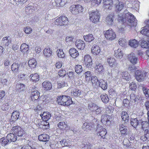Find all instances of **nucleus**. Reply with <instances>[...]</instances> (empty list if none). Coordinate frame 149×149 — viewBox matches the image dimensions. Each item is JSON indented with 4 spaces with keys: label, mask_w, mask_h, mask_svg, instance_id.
Segmentation results:
<instances>
[{
    "label": "nucleus",
    "mask_w": 149,
    "mask_h": 149,
    "mask_svg": "<svg viewBox=\"0 0 149 149\" xmlns=\"http://www.w3.org/2000/svg\"><path fill=\"white\" fill-rule=\"evenodd\" d=\"M142 125V128L144 129L145 128L147 127L148 126V123L146 121L142 122L141 124Z\"/></svg>",
    "instance_id": "nucleus-64"
},
{
    "label": "nucleus",
    "mask_w": 149,
    "mask_h": 149,
    "mask_svg": "<svg viewBox=\"0 0 149 149\" xmlns=\"http://www.w3.org/2000/svg\"><path fill=\"white\" fill-rule=\"evenodd\" d=\"M65 68L63 69H62L61 70H60L58 72V75L60 76L64 77L65 75Z\"/></svg>",
    "instance_id": "nucleus-61"
},
{
    "label": "nucleus",
    "mask_w": 149,
    "mask_h": 149,
    "mask_svg": "<svg viewBox=\"0 0 149 149\" xmlns=\"http://www.w3.org/2000/svg\"><path fill=\"white\" fill-rule=\"evenodd\" d=\"M75 72L77 73H81L83 70V68L81 65H75Z\"/></svg>",
    "instance_id": "nucleus-51"
},
{
    "label": "nucleus",
    "mask_w": 149,
    "mask_h": 149,
    "mask_svg": "<svg viewBox=\"0 0 149 149\" xmlns=\"http://www.w3.org/2000/svg\"><path fill=\"white\" fill-rule=\"evenodd\" d=\"M65 96L62 95V96H58L57 98V101L59 104L65 105Z\"/></svg>",
    "instance_id": "nucleus-26"
},
{
    "label": "nucleus",
    "mask_w": 149,
    "mask_h": 149,
    "mask_svg": "<svg viewBox=\"0 0 149 149\" xmlns=\"http://www.w3.org/2000/svg\"><path fill=\"white\" fill-rule=\"evenodd\" d=\"M107 62L109 66L111 68H115L117 66V63L115 59L113 57L108 58L107 59Z\"/></svg>",
    "instance_id": "nucleus-13"
},
{
    "label": "nucleus",
    "mask_w": 149,
    "mask_h": 149,
    "mask_svg": "<svg viewBox=\"0 0 149 149\" xmlns=\"http://www.w3.org/2000/svg\"><path fill=\"white\" fill-rule=\"evenodd\" d=\"M96 131L97 132V134L100 136L104 138V136L107 133L106 129L99 125H98L97 126Z\"/></svg>",
    "instance_id": "nucleus-10"
},
{
    "label": "nucleus",
    "mask_w": 149,
    "mask_h": 149,
    "mask_svg": "<svg viewBox=\"0 0 149 149\" xmlns=\"http://www.w3.org/2000/svg\"><path fill=\"white\" fill-rule=\"evenodd\" d=\"M70 10L73 14H77L83 12V8L79 4L72 5L70 7Z\"/></svg>",
    "instance_id": "nucleus-6"
},
{
    "label": "nucleus",
    "mask_w": 149,
    "mask_h": 149,
    "mask_svg": "<svg viewBox=\"0 0 149 149\" xmlns=\"http://www.w3.org/2000/svg\"><path fill=\"white\" fill-rule=\"evenodd\" d=\"M121 116L123 120L126 121L129 118L128 114L125 111H123L121 114Z\"/></svg>",
    "instance_id": "nucleus-45"
},
{
    "label": "nucleus",
    "mask_w": 149,
    "mask_h": 149,
    "mask_svg": "<svg viewBox=\"0 0 149 149\" xmlns=\"http://www.w3.org/2000/svg\"><path fill=\"white\" fill-rule=\"evenodd\" d=\"M21 51L23 53L26 52L29 49V46L25 43H23L20 46Z\"/></svg>",
    "instance_id": "nucleus-41"
},
{
    "label": "nucleus",
    "mask_w": 149,
    "mask_h": 149,
    "mask_svg": "<svg viewBox=\"0 0 149 149\" xmlns=\"http://www.w3.org/2000/svg\"><path fill=\"white\" fill-rule=\"evenodd\" d=\"M131 124L134 127H136L138 125V121L136 118H132L131 119Z\"/></svg>",
    "instance_id": "nucleus-43"
},
{
    "label": "nucleus",
    "mask_w": 149,
    "mask_h": 149,
    "mask_svg": "<svg viewBox=\"0 0 149 149\" xmlns=\"http://www.w3.org/2000/svg\"><path fill=\"white\" fill-rule=\"evenodd\" d=\"M110 116L107 115H103L102 116L101 122L104 124H106L107 122L109 121Z\"/></svg>",
    "instance_id": "nucleus-38"
},
{
    "label": "nucleus",
    "mask_w": 149,
    "mask_h": 149,
    "mask_svg": "<svg viewBox=\"0 0 149 149\" xmlns=\"http://www.w3.org/2000/svg\"><path fill=\"white\" fill-rule=\"evenodd\" d=\"M43 54L45 57H49L52 54V52L49 48H46L44 49Z\"/></svg>",
    "instance_id": "nucleus-29"
},
{
    "label": "nucleus",
    "mask_w": 149,
    "mask_h": 149,
    "mask_svg": "<svg viewBox=\"0 0 149 149\" xmlns=\"http://www.w3.org/2000/svg\"><path fill=\"white\" fill-rule=\"evenodd\" d=\"M140 45L143 48H148L149 47V44L147 42L143 40H141L140 41Z\"/></svg>",
    "instance_id": "nucleus-44"
},
{
    "label": "nucleus",
    "mask_w": 149,
    "mask_h": 149,
    "mask_svg": "<svg viewBox=\"0 0 149 149\" xmlns=\"http://www.w3.org/2000/svg\"><path fill=\"white\" fill-rule=\"evenodd\" d=\"M139 89L142 88L144 94L147 97H149V95L148 93V89L145 87H143L142 86L139 85Z\"/></svg>",
    "instance_id": "nucleus-48"
},
{
    "label": "nucleus",
    "mask_w": 149,
    "mask_h": 149,
    "mask_svg": "<svg viewBox=\"0 0 149 149\" xmlns=\"http://www.w3.org/2000/svg\"><path fill=\"white\" fill-rule=\"evenodd\" d=\"M65 123L64 122H60L58 125V127L61 129H64L65 127Z\"/></svg>",
    "instance_id": "nucleus-62"
},
{
    "label": "nucleus",
    "mask_w": 149,
    "mask_h": 149,
    "mask_svg": "<svg viewBox=\"0 0 149 149\" xmlns=\"http://www.w3.org/2000/svg\"><path fill=\"white\" fill-rule=\"evenodd\" d=\"M31 80L33 82H36L39 79V75L37 73L32 74L29 76Z\"/></svg>",
    "instance_id": "nucleus-31"
},
{
    "label": "nucleus",
    "mask_w": 149,
    "mask_h": 149,
    "mask_svg": "<svg viewBox=\"0 0 149 149\" xmlns=\"http://www.w3.org/2000/svg\"><path fill=\"white\" fill-rule=\"evenodd\" d=\"M91 81L93 85L94 86H99V81L97 77L96 76H93L91 77Z\"/></svg>",
    "instance_id": "nucleus-37"
},
{
    "label": "nucleus",
    "mask_w": 149,
    "mask_h": 149,
    "mask_svg": "<svg viewBox=\"0 0 149 149\" xmlns=\"http://www.w3.org/2000/svg\"><path fill=\"white\" fill-rule=\"evenodd\" d=\"M24 31L26 34H29L31 33L32 29L30 27L27 26L24 28Z\"/></svg>",
    "instance_id": "nucleus-58"
},
{
    "label": "nucleus",
    "mask_w": 149,
    "mask_h": 149,
    "mask_svg": "<svg viewBox=\"0 0 149 149\" xmlns=\"http://www.w3.org/2000/svg\"><path fill=\"white\" fill-rule=\"evenodd\" d=\"M103 8L106 10L111 9L112 7L113 2L111 0H104Z\"/></svg>",
    "instance_id": "nucleus-11"
},
{
    "label": "nucleus",
    "mask_w": 149,
    "mask_h": 149,
    "mask_svg": "<svg viewBox=\"0 0 149 149\" xmlns=\"http://www.w3.org/2000/svg\"><path fill=\"white\" fill-rule=\"evenodd\" d=\"M123 143L125 148L128 149L129 147H130L131 143L129 140L127 139H125L123 141Z\"/></svg>",
    "instance_id": "nucleus-42"
},
{
    "label": "nucleus",
    "mask_w": 149,
    "mask_h": 149,
    "mask_svg": "<svg viewBox=\"0 0 149 149\" xmlns=\"http://www.w3.org/2000/svg\"><path fill=\"white\" fill-rule=\"evenodd\" d=\"M88 107L89 109L91 111V113L94 115L99 114L101 112L100 107L91 102L89 103Z\"/></svg>",
    "instance_id": "nucleus-5"
},
{
    "label": "nucleus",
    "mask_w": 149,
    "mask_h": 149,
    "mask_svg": "<svg viewBox=\"0 0 149 149\" xmlns=\"http://www.w3.org/2000/svg\"><path fill=\"white\" fill-rule=\"evenodd\" d=\"M118 43L120 45L122 46H124L127 44L126 40L123 38H120L119 39Z\"/></svg>",
    "instance_id": "nucleus-50"
},
{
    "label": "nucleus",
    "mask_w": 149,
    "mask_h": 149,
    "mask_svg": "<svg viewBox=\"0 0 149 149\" xmlns=\"http://www.w3.org/2000/svg\"><path fill=\"white\" fill-rule=\"evenodd\" d=\"M16 87L18 90L22 91L24 90L25 88V85L22 84L18 83L17 84Z\"/></svg>",
    "instance_id": "nucleus-54"
},
{
    "label": "nucleus",
    "mask_w": 149,
    "mask_h": 149,
    "mask_svg": "<svg viewBox=\"0 0 149 149\" xmlns=\"http://www.w3.org/2000/svg\"><path fill=\"white\" fill-rule=\"evenodd\" d=\"M75 45L78 49L81 50L83 49L85 46L84 42L80 40H77L75 42Z\"/></svg>",
    "instance_id": "nucleus-16"
},
{
    "label": "nucleus",
    "mask_w": 149,
    "mask_h": 149,
    "mask_svg": "<svg viewBox=\"0 0 149 149\" xmlns=\"http://www.w3.org/2000/svg\"><path fill=\"white\" fill-rule=\"evenodd\" d=\"M20 65L17 63H14L11 66V70L15 73H17Z\"/></svg>",
    "instance_id": "nucleus-34"
},
{
    "label": "nucleus",
    "mask_w": 149,
    "mask_h": 149,
    "mask_svg": "<svg viewBox=\"0 0 149 149\" xmlns=\"http://www.w3.org/2000/svg\"><path fill=\"white\" fill-rule=\"evenodd\" d=\"M129 44L132 47L136 48L138 45V42L135 39L130 40L129 41Z\"/></svg>",
    "instance_id": "nucleus-33"
},
{
    "label": "nucleus",
    "mask_w": 149,
    "mask_h": 149,
    "mask_svg": "<svg viewBox=\"0 0 149 149\" xmlns=\"http://www.w3.org/2000/svg\"><path fill=\"white\" fill-rule=\"evenodd\" d=\"M123 53L121 49H118L115 51V55L117 58H121L123 57Z\"/></svg>",
    "instance_id": "nucleus-32"
},
{
    "label": "nucleus",
    "mask_w": 149,
    "mask_h": 149,
    "mask_svg": "<svg viewBox=\"0 0 149 149\" xmlns=\"http://www.w3.org/2000/svg\"><path fill=\"white\" fill-rule=\"evenodd\" d=\"M1 144L3 146H5L7 143H9V142H8V139L7 137H3L1 139Z\"/></svg>",
    "instance_id": "nucleus-53"
},
{
    "label": "nucleus",
    "mask_w": 149,
    "mask_h": 149,
    "mask_svg": "<svg viewBox=\"0 0 149 149\" xmlns=\"http://www.w3.org/2000/svg\"><path fill=\"white\" fill-rule=\"evenodd\" d=\"M89 15L90 19L93 23L96 24L99 22L100 15L97 10L90 12Z\"/></svg>",
    "instance_id": "nucleus-4"
},
{
    "label": "nucleus",
    "mask_w": 149,
    "mask_h": 149,
    "mask_svg": "<svg viewBox=\"0 0 149 149\" xmlns=\"http://www.w3.org/2000/svg\"><path fill=\"white\" fill-rule=\"evenodd\" d=\"M34 7L31 4H28L25 8L26 12L29 14H31L34 11Z\"/></svg>",
    "instance_id": "nucleus-28"
},
{
    "label": "nucleus",
    "mask_w": 149,
    "mask_h": 149,
    "mask_svg": "<svg viewBox=\"0 0 149 149\" xmlns=\"http://www.w3.org/2000/svg\"><path fill=\"white\" fill-rule=\"evenodd\" d=\"M91 123H84L82 127V129L85 131H88L91 130V128L93 127V125H91Z\"/></svg>",
    "instance_id": "nucleus-21"
},
{
    "label": "nucleus",
    "mask_w": 149,
    "mask_h": 149,
    "mask_svg": "<svg viewBox=\"0 0 149 149\" xmlns=\"http://www.w3.org/2000/svg\"><path fill=\"white\" fill-rule=\"evenodd\" d=\"M145 140L149 139V130H146L145 131Z\"/></svg>",
    "instance_id": "nucleus-63"
},
{
    "label": "nucleus",
    "mask_w": 149,
    "mask_h": 149,
    "mask_svg": "<svg viewBox=\"0 0 149 149\" xmlns=\"http://www.w3.org/2000/svg\"><path fill=\"white\" fill-rule=\"evenodd\" d=\"M118 20L123 23L126 22L129 28L136 25V23L134 22L135 20L134 16L127 10H125L123 14L120 13L118 15Z\"/></svg>",
    "instance_id": "nucleus-1"
},
{
    "label": "nucleus",
    "mask_w": 149,
    "mask_h": 149,
    "mask_svg": "<svg viewBox=\"0 0 149 149\" xmlns=\"http://www.w3.org/2000/svg\"><path fill=\"white\" fill-rule=\"evenodd\" d=\"M40 97V93L37 90L32 91L31 97L32 101L35 102H38L39 104H41L45 101L41 100L44 96H42Z\"/></svg>",
    "instance_id": "nucleus-3"
},
{
    "label": "nucleus",
    "mask_w": 149,
    "mask_h": 149,
    "mask_svg": "<svg viewBox=\"0 0 149 149\" xmlns=\"http://www.w3.org/2000/svg\"><path fill=\"white\" fill-rule=\"evenodd\" d=\"M106 110L107 113H113V107L110 106L106 108Z\"/></svg>",
    "instance_id": "nucleus-60"
},
{
    "label": "nucleus",
    "mask_w": 149,
    "mask_h": 149,
    "mask_svg": "<svg viewBox=\"0 0 149 149\" xmlns=\"http://www.w3.org/2000/svg\"><path fill=\"white\" fill-rule=\"evenodd\" d=\"M40 116L42 119L45 121L48 120L51 117L50 113L48 112H44L42 114H41Z\"/></svg>",
    "instance_id": "nucleus-25"
},
{
    "label": "nucleus",
    "mask_w": 149,
    "mask_h": 149,
    "mask_svg": "<svg viewBox=\"0 0 149 149\" xmlns=\"http://www.w3.org/2000/svg\"><path fill=\"white\" fill-rule=\"evenodd\" d=\"M65 0H55V2L57 6H64L65 4Z\"/></svg>",
    "instance_id": "nucleus-49"
},
{
    "label": "nucleus",
    "mask_w": 149,
    "mask_h": 149,
    "mask_svg": "<svg viewBox=\"0 0 149 149\" xmlns=\"http://www.w3.org/2000/svg\"><path fill=\"white\" fill-rule=\"evenodd\" d=\"M11 132L7 136L8 142H9L15 141L17 139L16 136L18 137H21L25 134L23 129L18 126L13 127L11 130Z\"/></svg>",
    "instance_id": "nucleus-2"
},
{
    "label": "nucleus",
    "mask_w": 149,
    "mask_h": 149,
    "mask_svg": "<svg viewBox=\"0 0 149 149\" xmlns=\"http://www.w3.org/2000/svg\"><path fill=\"white\" fill-rule=\"evenodd\" d=\"M81 91L76 89H73L71 92V95L75 96H79L81 94Z\"/></svg>",
    "instance_id": "nucleus-40"
},
{
    "label": "nucleus",
    "mask_w": 149,
    "mask_h": 149,
    "mask_svg": "<svg viewBox=\"0 0 149 149\" xmlns=\"http://www.w3.org/2000/svg\"><path fill=\"white\" fill-rule=\"evenodd\" d=\"M124 6V4L122 2H120L118 1H117L116 4V10L117 12L120 11Z\"/></svg>",
    "instance_id": "nucleus-24"
},
{
    "label": "nucleus",
    "mask_w": 149,
    "mask_h": 149,
    "mask_svg": "<svg viewBox=\"0 0 149 149\" xmlns=\"http://www.w3.org/2000/svg\"><path fill=\"white\" fill-rule=\"evenodd\" d=\"M91 52L94 55H99V56L102 55L101 53L99 54L100 52V48L97 45H93L91 48Z\"/></svg>",
    "instance_id": "nucleus-14"
},
{
    "label": "nucleus",
    "mask_w": 149,
    "mask_h": 149,
    "mask_svg": "<svg viewBox=\"0 0 149 149\" xmlns=\"http://www.w3.org/2000/svg\"><path fill=\"white\" fill-rule=\"evenodd\" d=\"M66 100H67V101H66V106L70 105L72 103L71 98L70 96H66Z\"/></svg>",
    "instance_id": "nucleus-55"
},
{
    "label": "nucleus",
    "mask_w": 149,
    "mask_h": 149,
    "mask_svg": "<svg viewBox=\"0 0 149 149\" xmlns=\"http://www.w3.org/2000/svg\"><path fill=\"white\" fill-rule=\"evenodd\" d=\"M69 53L71 56L73 58H76L79 55L77 50L74 48H71L70 49Z\"/></svg>",
    "instance_id": "nucleus-27"
},
{
    "label": "nucleus",
    "mask_w": 149,
    "mask_h": 149,
    "mask_svg": "<svg viewBox=\"0 0 149 149\" xmlns=\"http://www.w3.org/2000/svg\"><path fill=\"white\" fill-rule=\"evenodd\" d=\"M99 86L103 90L106 89L108 86L107 81L102 79H100L99 81Z\"/></svg>",
    "instance_id": "nucleus-18"
},
{
    "label": "nucleus",
    "mask_w": 149,
    "mask_h": 149,
    "mask_svg": "<svg viewBox=\"0 0 149 149\" xmlns=\"http://www.w3.org/2000/svg\"><path fill=\"white\" fill-rule=\"evenodd\" d=\"M137 87V86L134 82L131 83L130 85V88L132 90H134Z\"/></svg>",
    "instance_id": "nucleus-59"
},
{
    "label": "nucleus",
    "mask_w": 149,
    "mask_h": 149,
    "mask_svg": "<svg viewBox=\"0 0 149 149\" xmlns=\"http://www.w3.org/2000/svg\"><path fill=\"white\" fill-rule=\"evenodd\" d=\"M141 33L143 35L149 37V30L147 29H143L141 31Z\"/></svg>",
    "instance_id": "nucleus-57"
},
{
    "label": "nucleus",
    "mask_w": 149,
    "mask_h": 149,
    "mask_svg": "<svg viewBox=\"0 0 149 149\" xmlns=\"http://www.w3.org/2000/svg\"><path fill=\"white\" fill-rule=\"evenodd\" d=\"M104 33L105 38L108 40L112 41L114 40L116 36L115 33L112 29L105 31Z\"/></svg>",
    "instance_id": "nucleus-7"
},
{
    "label": "nucleus",
    "mask_w": 149,
    "mask_h": 149,
    "mask_svg": "<svg viewBox=\"0 0 149 149\" xmlns=\"http://www.w3.org/2000/svg\"><path fill=\"white\" fill-rule=\"evenodd\" d=\"M65 17L62 16L57 19L55 22V24L56 25H64L65 23Z\"/></svg>",
    "instance_id": "nucleus-17"
},
{
    "label": "nucleus",
    "mask_w": 149,
    "mask_h": 149,
    "mask_svg": "<svg viewBox=\"0 0 149 149\" xmlns=\"http://www.w3.org/2000/svg\"><path fill=\"white\" fill-rule=\"evenodd\" d=\"M42 84L43 87L46 90H49L52 88V85L51 83L48 81H46L43 82Z\"/></svg>",
    "instance_id": "nucleus-22"
},
{
    "label": "nucleus",
    "mask_w": 149,
    "mask_h": 149,
    "mask_svg": "<svg viewBox=\"0 0 149 149\" xmlns=\"http://www.w3.org/2000/svg\"><path fill=\"white\" fill-rule=\"evenodd\" d=\"M102 0H92L91 3L92 6H97L101 3Z\"/></svg>",
    "instance_id": "nucleus-56"
},
{
    "label": "nucleus",
    "mask_w": 149,
    "mask_h": 149,
    "mask_svg": "<svg viewBox=\"0 0 149 149\" xmlns=\"http://www.w3.org/2000/svg\"><path fill=\"white\" fill-rule=\"evenodd\" d=\"M114 20V15L113 14H109L106 17V22L109 25L113 24Z\"/></svg>",
    "instance_id": "nucleus-20"
},
{
    "label": "nucleus",
    "mask_w": 149,
    "mask_h": 149,
    "mask_svg": "<svg viewBox=\"0 0 149 149\" xmlns=\"http://www.w3.org/2000/svg\"><path fill=\"white\" fill-rule=\"evenodd\" d=\"M122 77L123 79L128 81L130 79V75L128 72H125L123 73Z\"/></svg>",
    "instance_id": "nucleus-47"
},
{
    "label": "nucleus",
    "mask_w": 149,
    "mask_h": 149,
    "mask_svg": "<svg viewBox=\"0 0 149 149\" xmlns=\"http://www.w3.org/2000/svg\"><path fill=\"white\" fill-rule=\"evenodd\" d=\"M95 71L96 72L102 73L104 71V68L103 66L100 63H98L96 64V65L95 67Z\"/></svg>",
    "instance_id": "nucleus-15"
},
{
    "label": "nucleus",
    "mask_w": 149,
    "mask_h": 149,
    "mask_svg": "<svg viewBox=\"0 0 149 149\" xmlns=\"http://www.w3.org/2000/svg\"><path fill=\"white\" fill-rule=\"evenodd\" d=\"M129 61L132 64H136L138 61V58L135 54L134 53H131L128 55Z\"/></svg>",
    "instance_id": "nucleus-12"
},
{
    "label": "nucleus",
    "mask_w": 149,
    "mask_h": 149,
    "mask_svg": "<svg viewBox=\"0 0 149 149\" xmlns=\"http://www.w3.org/2000/svg\"><path fill=\"white\" fill-rule=\"evenodd\" d=\"M57 56L60 58H64L65 56V54L63 52L62 49H59L56 51Z\"/></svg>",
    "instance_id": "nucleus-46"
},
{
    "label": "nucleus",
    "mask_w": 149,
    "mask_h": 149,
    "mask_svg": "<svg viewBox=\"0 0 149 149\" xmlns=\"http://www.w3.org/2000/svg\"><path fill=\"white\" fill-rule=\"evenodd\" d=\"M84 40L88 42H91L94 40V38L93 35L91 34H88L84 36Z\"/></svg>",
    "instance_id": "nucleus-36"
},
{
    "label": "nucleus",
    "mask_w": 149,
    "mask_h": 149,
    "mask_svg": "<svg viewBox=\"0 0 149 149\" xmlns=\"http://www.w3.org/2000/svg\"><path fill=\"white\" fill-rule=\"evenodd\" d=\"M145 76L146 72L143 70H138L135 72L136 79L138 81H143Z\"/></svg>",
    "instance_id": "nucleus-8"
},
{
    "label": "nucleus",
    "mask_w": 149,
    "mask_h": 149,
    "mask_svg": "<svg viewBox=\"0 0 149 149\" xmlns=\"http://www.w3.org/2000/svg\"><path fill=\"white\" fill-rule=\"evenodd\" d=\"M49 139V136L45 134H43L39 136L38 139L39 141H48Z\"/></svg>",
    "instance_id": "nucleus-23"
},
{
    "label": "nucleus",
    "mask_w": 149,
    "mask_h": 149,
    "mask_svg": "<svg viewBox=\"0 0 149 149\" xmlns=\"http://www.w3.org/2000/svg\"><path fill=\"white\" fill-rule=\"evenodd\" d=\"M19 112L18 111H14L11 115V118L13 121L16 120L19 117Z\"/></svg>",
    "instance_id": "nucleus-30"
},
{
    "label": "nucleus",
    "mask_w": 149,
    "mask_h": 149,
    "mask_svg": "<svg viewBox=\"0 0 149 149\" xmlns=\"http://www.w3.org/2000/svg\"><path fill=\"white\" fill-rule=\"evenodd\" d=\"M101 97L102 102L106 103L108 102L109 99L107 95L106 94H102L101 95Z\"/></svg>",
    "instance_id": "nucleus-52"
},
{
    "label": "nucleus",
    "mask_w": 149,
    "mask_h": 149,
    "mask_svg": "<svg viewBox=\"0 0 149 149\" xmlns=\"http://www.w3.org/2000/svg\"><path fill=\"white\" fill-rule=\"evenodd\" d=\"M11 38L9 36L3 38L2 41L3 45H5L6 47L8 46L11 42Z\"/></svg>",
    "instance_id": "nucleus-19"
},
{
    "label": "nucleus",
    "mask_w": 149,
    "mask_h": 149,
    "mask_svg": "<svg viewBox=\"0 0 149 149\" xmlns=\"http://www.w3.org/2000/svg\"><path fill=\"white\" fill-rule=\"evenodd\" d=\"M119 130L122 134H126L127 131V127L123 125H121L119 126Z\"/></svg>",
    "instance_id": "nucleus-39"
},
{
    "label": "nucleus",
    "mask_w": 149,
    "mask_h": 149,
    "mask_svg": "<svg viewBox=\"0 0 149 149\" xmlns=\"http://www.w3.org/2000/svg\"><path fill=\"white\" fill-rule=\"evenodd\" d=\"M29 66L32 68H34L36 67V61L34 58L30 59L28 62Z\"/></svg>",
    "instance_id": "nucleus-35"
},
{
    "label": "nucleus",
    "mask_w": 149,
    "mask_h": 149,
    "mask_svg": "<svg viewBox=\"0 0 149 149\" xmlns=\"http://www.w3.org/2000/svg\"><path fill=\"white\" fill-rule=\"evenodd\" d=\"M83 61L85 66L87 68H91L92 65V60L90 55H85L83 58Z\"/></svg>",
    "instance_id": "nucleus-9"
}]
</instances>
